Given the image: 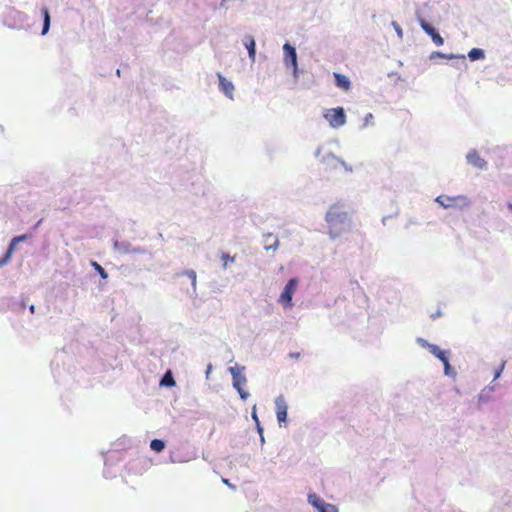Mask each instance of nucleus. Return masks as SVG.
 Segmentation results:
<instances>
[{
    "mask_svg": "<svg viewBox=\"0 0 512 512\" xmlns=\"http://www.w3.org/2000/svg\"><path fill=\"white\" fill-rule=\"evenodd\" d=\"M30 311H31L32 313L34 312V306H33V305L30 307Z\"/></svg>",
    "mask_w": 512,
    "mask_h": 512,
    "instance_id": "nucleus-31",
    "label": "nucleus"
},
{
    "mask_svg": "<svg viewBox=\"0 0 512 512\" xmlns=\"http://www.w3.org/2000/svg\"><path fill=\"white\" fill-rule=\"evenodd\" d=\"M508 208L512 211V203L508 204Z\"/></svg>",
    "mask_w": 512,
    "mask_h": 512,
    "instance_id": "nucleus-29",
    "label": "nucleus"
},
{
    "mask_svg": "<svg viewBox=\"0 0 512 512\" xmlns=\"http://www.w3.org/2000/svg\"><path fill=\"white\" fill-rule=\"evenodd\" d=\"M396 32H398L399 34L402 33V30H401V28L398 25L396 26Z\"/></svg>",
    "mask_w": 512,
    "mask_h": 512,
    "instance_id": "nucleus-26",
    "label": "nucleus"
},
{
    "mask_svg": "<svg viewBox=\"0 0 512 512\" xmlns=\"http://www.w3.org/2000/svg\"><path fill=\"white\" fill-rule=\"evenodd\" d=\"M244 367H230L229 372L233 379V387L238 391L241 399L246 400L249 397V393L244 390V385L247 383V378L243 375L242 371Z\"/></svg>",
    "mask_w": 512,
    "mask_h": 512,
    "instance_id": "nucleus-2",
    "label": "nucleus"
},
{
    "mask_svg": "<svg viewBox=\"0 0 512 512\" xmlns=\"http://www.w3.org/2000/svg\"><path fill=\"white\" fill-rule=\"evenodd\" d=\"M150 448L155 452H161L165 448V443L160 439H153Z\"/></svg>",
    "mask_w": 512,
    "mask_h": 512,
    "instance_id": "nucleus-19",
    "label": "nucleus"
},
{
    "mask_svg": "<svg viewBox=\"0 0 512 512\" xmlns=\"http://www.w3.org/2000/svg\"><path fill=\"white\" fill-rule=\"evenodd\" d=\"M189 275H190V277H192L193 282H195V281H196V274H195V272H194V271H191V272L189 273Z\"/></svg>",
    "mask_w": 512,
    "mask_h": 512,
    "instance_id": "nucleus-24",
    "label": "nucleus"
},
{
    "mask_svg": "<svg viewBox=\"0 0 512 512\" xmlns=\"http://www.w3.org/2000/svg\"><path fill=\"white\" fill-rule=\"evenodd\" d=\"M468 162L480 169H483L486 167V161L480 157L477 151H471L467 155Z\"/></svg>",
    "mask_w": 512,
    "mask_h": 512,
    "instance_id": "nucleus-13",
    "label": "nucleus"
},
{
    "mask_svg": "<svg viewBox=\"0 0 512 512\" xmlns=\"http://www.w3.org/2000/svg\"><path fill=\"white\" fill-rule=\"evenodd\" d=\"M459 58H461L463 62L465 61V56L464 55L459 56Z\"/></svg>",
    "mask_w": 512,
    "mask_h": 512,
    "instance_id": "nucleus-28",
    "label": "nucleus"
},
{
    "mask_svg": "<svg viewBox=\"0 0 512 512\" xmlns=\"http://www.w3.org/2000/svg\"><path fill=\"white\" fill-rule=\"evenodd\" d=\"M26 239H27L26 235H21V236H16L11 240L10 245L5 253V256L2 259H0V266L5 265L10 260L17 243L24 241Z\"/></svg>",
    "mask_w": 512,
    "mask_h": 512,
    "instance_id": "nucleus-12",
    "label": "nucleus"
},
{
    "mask_svg": "<svg viewBox=\"0 0 512 512\" xmlns=\"http://www.w3.org/2000/svg\"><path fill=\"white\" fill-rule=\"evenodd\" d=\"M283 51L285 54L284 62L287 67H292L294 77L298 75V65H297V53L293 46L288 43H285L283 46Z\"/></svg>",
    "mask_w": 512,
    "mask_h": 512,
    "instance_id": "nucleus-6",
    "label": "nucleus"
},
{
    "mask_svg": "<svg viewBox=\"0 0 512 512\" xmlns=\"http://www.w3.org/2000/svg\"><path fill=\"white\" fill-rule=\"evenodd\" d=\"M219 79L220 90L230 99H233L234 85L231 81L227 80L221 73L217 74Z\"/></svg>",
    "mask_w": 512,
    "mask_h": 512,
    "instance_id": "nucleus-11",
    "label": "nucleus"
},
{
    "mask_svg": "<svg viewBox=\"0 0 512 512\" xmlns=\"http://www.w3.org/2000/svg\"><path fill=\"white\" fill-rule=\"evenodd\" d=\"M419 24H420L421 28L431 37L432 41L437 46L443 45L444 40L441 37V35L425 19H423V18L419 19Z\"/></svg>",
    "mask_w": 512,
    "mask_h": 512,
    "instance_id": "nucleus-9",
    "label": "nucleus"
},
{
    "mask_svg": "<svg viewBox=\"0 0 512 512\" xmlns=\"http://www.w3.org/2000/svg\"><path fill=\"white\" fill-rule=\"evenodd\" d=\"M43 15V28H42V35H45L48 33L50 28V14L47 7H43L42 10Z\"/></svg>",
    "mask_w": 512,
    "mask_h": 512,
    "instance_id": "nucleus-16",
    "label": "nucleus"
},
{
    "mask_svg": "<svg viewBox=\"0 0 512 512\" xmlns=\"http://www.w3.org/2000/svg\"><path fill=\"white\" fill-rule=\"evenodd\" d=\"M253 418H254L256 421H258V418H257V416H256V414H255V413H253Z\"/></svg>",
    "mask_w": 512,
    "mask_h": 512,
    "instance_id": "nucleus-30",
    "label": "nucleus"
},
{
    "mask_svg": "<svg viewBox=\"0 0 512 512\" xmlns=\"http://www.w3.org/2000/svg\"><path fill=\"white\" fill-rule=\"evenodd\" d=\"M436 202L439 203L444 208H451L455 206L467 207L470 205L469 199L464 195H459L455 197L440 195L436 198Z\"/></svg>",
    "mask_w": 512,
    "mask_h": 512,
    "instance_id": "nucleus-4",
    "label": "nucleus"
},
{
    "mask_svg": "<svg viewBox=\"0 0 512 512\" xmlns=\"http://www.w3.org/2000/svg\"><path fill=\"white\" fill-rule=\"evenodd\" d=\"M326 221L329 225V235L334 239L340 236L345 230L348 221V213L341 205L334 204L326 214Z\"/></svg>",
    "mask_w": 512,
    "mask_h": 512,
    "instance_id": "nucleus-1",
    "label": "nucleus"
},
{
    "mask_svg": "<svg viewBox=\"0 0 512 512\" xmlns=\"http://www.w3.org/2000/svg\"><path fill=\"white\" fill-rule=\"evenodd\" d=\"M160 385L168 386V387L175 385V381H174L171 371H167L164 374L163 378L161 379Z\"/></svg>",
    "mask_w": 512,
    "mask_h": 512,
    "instance_id": "nucleus-18",
    "label": "nucleus"
},
{
    "mask_svg": "<svg viewBox=\"0 0 512 512\" xmlns=\"http://www.w3.org/2000/svg\"><path fill=\"white\" fill-rule=\"evenodd\" d=\"M92 266L99 273V275L101 276L102 279H106L108 277L107 272L99 263L93 261Z\"/></svg>",
    "mask_w": 512,
    "mask_h": 512,
    "instance_id": "nucleus-20",
    "label": "nucleus"
},
{
    "mask_svg": "<svg viewBox=\"0 0 512 512\" xmlns=\"http://www.w3.org/2000/svg\"><path fill=\"white\" fill-rule=\"evenodd\" d=\"M277 246H278V240L276 239L275 242H274V245L267 247V249H269L271 247L276 248Z\"/></svg>",
    "mask_w": 512,
    "mask_h": 512,
    "instance_id": "nucleus-25",
    "label": "nucleus"
},
{
    "mask_svg": "<svg viewBox=\"0 0 512 512\" xmlns=\"http://www.w3.org/2000/svg\"><path fill=\"white\" fill-rule=\"evenodd\" d=\"M324 118L333 128H339L346 123V115L342 107L331 108L326 110Z\"/></svg>",
    "mask_w": 512,
    "mask_h": 512,
    "instance_id": "nucleus-3",
    "label": "nucleus"
},
{
    "mask_svg": "<svg viewBox=\"0 0 512 512\" xmlns=\"http://www.w3.org/2000/svg\"><path fill=\"white\" fill-rule=\"evenodd\" d=\"M434 56H437V57H440V58H445V59H453V58H456L457 56L453 55V54H443L441 52H434L432 54V57Z\"/></svg>",
    "mask_w": 512,
    "mask_h": 512,
    "instance_id": "nucleus-22",
    "label": "nucleus"
},
{
    "mask_svg": "<svg viewBox=\"0 0 512 512\" xmlns=\"http://www.w3.org/2000/svg\"><path fill=\"white\" fill-rule=\"evenodd\" d=\"M297 279L291 278L286 286L284 287V290L279 296L278 302L284 307H291L292 306V298L293 295L297 289Z\"/></svg>",
    "mask_w": 512,
    "mask_h": 512,
    "instance_id": "nucleus-5",
    "label": "nucleus"
},
{
    "mask_svg": "<svg viewBox=\"0 0 512 512\" xmlns=\"http://www.w3.org/2000/svg\"><path fill=\"white\" fill-rule=\"evenodd\" d=\"M425 345L427 346L428 350L431 354H433L435 357H437L444 365V370L446 375H450V364L448 357L446 355L445 351H442L437 345L434 344H428L425 342Z\"/></svg>",
    "mask_w": 512,
    "mask_h": 512,
    "instance_id": "nucleus-8",
    "label": "nucleus"
},
{
    "mask_svg": "<svg viewBox=\"0 0 512 512\" xmlns=\"http://www.w3.org/2000/svg\"><path fill=\"white\" fill-rule=\"evenodd\" d=\"M309 502L318 509L319 512H338V509L335 505L330 503H325L322 499H320L316 495L309 496Z\"/></svg>",
    "mask_w": 512,
    "mask_h": 512,
    "instance_id": "nucleus-10",
    "label": "nucleus"
},
{
    "mask_svg": "<svg viewBox=\"0 0 512 512\" xmlns=\"http://www.w3.org/2000/svg\"><path fill=\"white\" fill-rule=\"evenodd\" d=\"M223 482H224L225 484H229V483H228V480H226V479H224V480H223Z\"/></svg>",
    "mask_w": 512,
    "mask_h": 512,
    "instance_id": "nucleus-32",
    "label": "nucleus"
},
{
    "mask_svg": "<svg viewBox=\"0 0 512 512\" xmlns=\"http://www.w3.org/2000/svg\"><path fill=\"white\" fill-rule=\"evenodd\" d=\"M335 79V84L337 87L341 88L344 91H349L351 88V82L348 77L340 73L333 74Z\"/></svg>",
    "mask_w": 512,
    "mask_h": 512,
    "instance_id": "nucleus-14",
    "label": "nucleus"
},
{
    "mask_svg": "<svg viewBox=\"0 0 512 512\" xmlns=\"http://www.w3.org/2000/svg\"><path fill=\"white\" fill-rule=\"evenodd\" d=\"M299 355H300V354H299V353H297V354H291L290 356H291V357L298 358V357H299Z\"/></svg>",
    "mask_w": 512,
    "mask_h": 512,
    "instance_id": "nucleus-27",
    "label": "nucleus"
},
{
    "mask_svg": "<svg viewBox=\"0 0 512 512\" xmlns=\"http://www.w3.org/2000/svg\"><path fill=\"white\" fill-rule=\"evenodd\" d=\"M468 57L470 58L471 61H476L483 59L485 57V53L480 48H473L469 51Z\"/></svg>",
    "mask_w": 512,
    "mask_h": 512,
    "instance_id": "nucleus-17",
    "label": "nucleus"
},
{
    "mask_svg": "<svg viewBox=\"0 0 512 512\" xmlns=\"http://www.w3.org/2000/svg\"><path fill=\"white\" fill-rule=\"evenodd\" d=\"M221 258L223 260V267L224 268H227L228 261H230V262H234L235 261V257H230L229 254H227V253H223L221 255Z\"/></svg>",
    "mask_w": 512,
    "mask_h": 512,
    "instance_id": "nucleus-21",
    "label": "nucleus"
},
{
    "mask_svg": "<svg viewBox=\"0 0 512 512\" xmlns=\"http://www.w3.org/2000/svg\"><path fill=\"white\" fill-rule=\"evenodd\" d=\"M373 115L371 113H368L366 116H365V125H368V124H372L373 123Z\"/></svg>",
    "mask_w": 512,
    "mask_h": 512,
    "instance_id": "nucleus-23",
    "label": "nucleus"
},
{
    "mask_svg": "<svg viewBox=\"0 0 512 512\" xmlns=\"http://www.w3.org/2000/svg\"><path fill=\"white\" fill-rule=\"evenodd\" d=\"M276 417L280 426H283L287 420L288 404L284 396L280 395L275 399Z\"/></svg>",
    "mask_w": 512,
    "mask_h": 512,
    "instance_id": "nucleus-7",
    "label": "nucleus"
},
{
    "mask_svg": "<svg viewBox=\"0 0 512 512\" xmlns=\"http://www.w3.org/2000/svg\"><path fill=\"white\" fill-rule=\"evenodd\" d=\"M244 45L248 50L250 59L254 61L256 56V43L254 38L252 36H247L245 38Z\"/></svg>",
    "mask_w": 512,
    "mask_h": 512,
    "instance_id": "nucleus-15",
    "label": "nucleus"
}]
</instances>
